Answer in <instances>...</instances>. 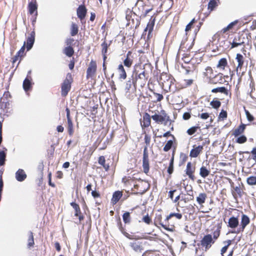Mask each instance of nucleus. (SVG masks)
Listing matches in <instances>:
<instances>
[{
	"mask_svg": "<svg viewBox=\"0 0 256 256\" xmlns=\"http://www.w3.org/2000/svg\"><path fill=\"white\" fill-rule=\"evenodd\" d=\"M245 187L242 183L238 184V186L234 187V190H232V194L234 199L237 200L238 198H240L245 194Z\"/></svg>",
	"mask_w": 256,
	"mask_h": 256,
	"instance_id": "14",
	"label": "nucleus"
},
{
	"mask_svg": "<svg viewBox=\"0 0 256 256\" xmlns=\"http://www.w3.org/2000/svg\"><path fill=\"white\" fill-rule=\"evenodd\" d=\"M247 141V138L244 135H240L236 139V142L240 144L245 143Z\"/></svg>",
	"mask_w": 256,
	"mask_h": 256,
	"instance_id": "55",
	"label": "nucleus"
},
{
	"mask_svg": "<svg viewBox=\"0 0 256 256\" xmlns=\"http://www.w3.org/2000/svg\"><path fill=\"white\" fill-rule=\"evenodd\" d=\"M31 74V71H29L28 72V75L26 78L24 80L23 82V88L26 92H28L32 87V78L31 76H30Z\"/></svg>",
	"mask_w": 256,
	"mask_h": 256,
	"instance_id": "24",
	"label": "nucleus"
},
{
	"mask_svg": "<svg viewBox=\"0 0 256 256\" xmlns=\"http://www.w3.org/2000/svg\"><path fill=\"white\" fill-rule=\"evenodd\" d=\"M87 9L84 4L80 5L76 10L78 17L80 20H84L86 14Z\"/></svg>",
	"mask_w": 256,
	"mask_h": 256,
	"instance_id": "27",
	"label": "nucleus"
},
{
	"mask_svg": "<svg viewBox=\"0 0 256 256\" xmlns=\"http://www.w3.org/2000/svg\"><path fill=\"white\" fill-rule=\"evenodd\" d=\"M150 186V185L147 181L140 178L135 182L134 188H132V190L136 194H142L149 189Z\"/></svg>",
	"mask_w": 256,
	"mask_h": 256,
	"instance_id": "10",
	"label": "nucleus"
},
{
	"mask_svg": "<svg viewBox=\"0 0 256 256\" xmlns=\"http://www.w3.org/2000/svg\"><path fill=\"white\" fill-rule=\"evenodd\" d=\"M116 224L119 230L120 231V232L127 238L130 240H138L140 239V238H134L133 235L129 234L128 232H127L126 231V228L124 227L123 226L122 224L121 221V219L120 216L117 218L116 220Z\"/></svg>",
	"mask_w": 256,
	"mask_h": 256,
	"instance_id": "16",
	"label": "nucleus"
},
{
	"mask_svg": "<svg viewBox=\"0 0 256 256\" xmlns=\"http://www.w3.org/2000/svg\"><path fill=\"white\" fill-rule=\"evenodd\" d=\"M28 14L34 18L35 21L38 16V4L36 0H32L29 2L28 6Z\"/></svg>",
	"mask_w": 256,
	"mask_h": 256,
	"instance_id": "13",
	"label": "nucleus"
},
{
	"mask_svg": "<svg viewBox=\"0 0 256 256\" xmlns=\"http://www.w3.org/2000/svg\"><path fill=\"white\" fill-rule=\"evenodd\" d=\"M191 64V63L189 64ZM191 65H192V66H190V65L184 66V65H183V64H182V65H181L182 68L183 69L185 70H186L185 74H188L190 72H194V70L195 66L192 63Z\"/></svg>",
	"mask_w": 256,
	"mask_h": 256,
	"instance_id": "45",
	"label": "nucleus"
},
{
	"mask_svg": "<svg viewBox=\"0 0 256 256\" xmlns=\"http://www.w3.org/2000/svg\"><path fill=\"white\" fill-rule=\"evenodd\" d=\"M158 12L156 11V12L152 16H151L149 22H148L146 28L144 29V32L148 30V36L150 37L152 32L153 31L154 27V26L155 22L156 20V18L158 16Z\"/></svg>",
	"mask_w": 256,
	"mask_h": 256,
	"instance_id": "15",
	"label": "nucleus"
},
{
	"mask_svg": "<svg viewBox=\"0 0 256 256\" xmlns=\"http://www.w3.org/2000/svg\"><path fill=\"white\" fill-rule=\"evenodd\" d=\"M203 150L204 145H194L190 151V156L192 158L198 157L202 152Z\"/></svg>",
	"mask_w": 256,
	"mask_h": 256,
	"instance_id": "18",
	"label": "nucleus"
},
{
	"mask_svg": "<svg viewBox=\"0 0 256 256\" xmlns=\"http://www.w3.org/2000/svg\"><path fill=\"white\" fill-rule=\"evenodd\" d=\"M234 214L230 216L227 222L228 228L232 229V233L240 234L243 232L250 222V218L242 210L233 208Z\"/></svg>",
	"mask_w": 256,
	"mask_h": 256,
	"instance_id": "1",
	"label": "nucleus"
},
{
	"mask_svg": "<svg viewBox=\"0 0 256 256\" xmlns=\"http://www.w3.org/2000/svg\"><path fill=\"white\" fill-rule=\"evenodd\" d=\"M246 124L242 123L238 128L233 130L232 135L236 138L242 134L246 128Z\"/></svg>",
	"mask_w": 256,
	"mask_h": 256,
	"instance_id": "28",
	"label": "nucleus"
},
{
	"mask_svg": "<svg viewBox=\"0 0 256 256\" xmlns=\"http://www.w3.org/2000/svg\"><path fill=\"white\" fill-rule=\"evenodd\" d=\"M130 247L136 252L141 251L142 250V243L140 242H132L130 243Z\"/></svg>",
	"mask_w": 256,
	"mask_h": 256,
	"instance_id": "43",
	"label": "nucleus"
},
{
	"mask_svg": "<svg viewBox=\"0 0 256 256\" xmlns=\"http://www.w3.org/2000/svg\"><path fill=\"white\" fill-rule=\"evenodd\" d=\"M170 218H168V216H167L164 221H162L161 225L160 226V228H162L165 230L173 232L175 230V226L174 224H170Z\"/></svg>",
	"mask_w": 256,
	"mask_h": 256,
	"instance_id": "17",
	"label": "nucleus"
},
{
	"mask_svg": "<svg viewBox=\"0 0 256 256\" xmlns=\"http://www.w3.org/2000/svg\"><path fill=\"white\" fill-rule=\"evenodd\" d=\"M122 182L124 184V186L126 187L132 186L133 183L131 178L128 176H124L123 177Z\"/></svg>",
	"mask_w": 256,
	"mask_h": 256,
	"instance_id": "48",
	"label": "nucleus"
},
{
	"mask_svg": "<svg viewBox=\"0 0 256 256\" xmlns=\"http://www.w3.org/2000/svg\"><path fill=\"white\" fill-rule=\"evenodd\" d=\"M74 40L73 38H68L65 40L66 46H74Z\"/></svg>",
	"mask_w": 256,
	"mask_h": 256,
	"instance_id": "60",
	"label": "nucleus"
},
{
	"mask_svg": "<svg viewBox=\"0 0 256 256\" xmlns=\"http://www.w3.org/2000/svg\"><path fill=\"white\" fill-rule=\"evenodd\" d=\"M222 226L220 224L212 227L210 234H206L202 238L198 246L205 252L208 251L220 236Z\"/></svg>",
	"mask_w": 256,
	"mask_h": 256,
	"instance_id": "3",
	"label": "nucleus"
},
{
	"mask_svg": "<svg viewBox=\"0 0 256 256\" xmlns=\"http://www.w3.org/2000/svg\"><path fill=\"white\" fill-rule=\"evenodd\" d=\"M117 70L118 73V78L120 80H126L127 77V74L124 66L122 64H120Z\"/></svg>",
	"mask_w": 256,
	"mask_h": 256,
	"instance_id": "31",
	"label": "nucleus"
},
{
	"mask_svg": "<svg viewBox=\"0 0 256 256\" xmlns=\"http://www.w3.org/2000/svg\"><path fill=\"white\" fill-rule=\"evenodd\" d=\"M206 198V194L204 192H202L198 194V196L196 198V200L199 204L202 206V204L205 202Z\"/></svg>",
	"mask_w": 256,
	"mask_h": 256,
	"instance_id": "39",
	"label": "nucleus"
},
{
	"mask_svg": "<svg viewBox=\"0 0 256 256\" xmlns=\"http://www.w3.org/2000/svg\"><path fill=\"white\" fill-rule=\"evenodd\" d=\"M168 216L170 219L174 217L178 220L182 219V214L180 212H171L169 215H168Z\"/></svg>",
	"mask_w": 256,
	"mask_h": 256,
	"instance_id": "56",
	"label": "nucleus"
},
{
	"mask_svg": "<svg viewBox=\"0 0 256 256\" xmlns=\"http://www.w3.org/2000/svg\"><path fill=\"white\" fill-rule=\"evenodd\" d=\"M34 40L35 32L33 30L28 34V36L26 38V41L24 42H26V46L27 50H29L32 48L34 42Z\"/></svg>",
	"mask_w": 256,
	"mask_h": 256,
	"instance_id": "22",
	"label": "nucleus"
},
{
	"mask_svg": "<svg viewBox=\"0 0 256 256\" xmlns=\"http://www.w3.org/2000/svg\"><path fill=\"white\" fill-rule=\"evenodd\" d=\"M73 78L70 73L66 74V78L61 84V94L62 96H66L70 91Z\"/></svg>",
	"mask_w": 256,
	"mask_h": 256,
	"instance_id": "11",
	"label": "nucleus"
},
{
	"mask_svg": "<svg viewBox=\"0 0 256 256\" xmlns=\"http://www.w3.org/2000/svg\"><path fill=\"white\" fill-rule=\"evenodd\" d=\"M126 20L128 22V24L130 23V20H132V14H134L132 10L128 8L126 10Z\"/></svg>",
	"mask_w": 256,
	"mask_h": 256,
	"instance_id": "51",
	"label": "nucleus"
},
{
	"mask_svg": "<svg viewBox=\"0 0 256 256\" xmlns=\"http://www.w3.org/2000/svg\"><path fill=\"white\" fill-rule=\"evenodd\" d=\"M111 44V42H110L109 44L107 42L106 40L102 43L101 47H102V54H108V48L110 47Z\"/></svg>",
	"mask_w": 256,
	"mask_h": 256,
	"instance_id": "47",
	"label": "nucleus"
},
{
	"mask_svg": "<svg viewBox=\"0 0 256 256\" xmlns=\"http://www.w3.org/2000/svg\"><path fill=\"white\" fill-rule=\"evenodd\" d=\"M122 191L117 190L114 192L112 194V198L111 199V204L112 205L116 204L122 196Z\"/></svg>",
	"mask_w": 256,
	"mask_h": 256,
	"instance_id": "29",
	"label": "nucleus"
},
{
	"mask_svg": "<svg viewBox=\"0 0 256 256\" xmlns=\"http://www.w3.org/2000/svg\"><path fill=\"white\" fill-rule=\"evenodd\" d=\"M224 243L225 244V246H223L220 250V254L222 256H232L234 254V250H231L228 255H226V252L230 246L232 244V240H228L226 241H224Z\"/></svg>",
	"mask_w": 256,
	"mask_h": 256,
	"instance_id": "26",
	"label": "nucleus"
},
{
	"mask_svg": "<svg viewBox=\"0 0 256 256\" xmlns=\"http://www.w3.org/2000/svg\"><path fill=\"white\" fill-rule=\"evenodd\" d=\"M196 167L194 166L191 162H188L186 164V174L188 176L190 179L192 180H195L194 173L195 172Z\"/></svg>",
	"mask_w": 256,
	"mask_h": 256,
	"instance_id": "21",
	"label": "nucleus"
},
{
	"mask_svg": "<svg viewBox=\"0 0 256 256\" xmlns=\"http://www.w3.org/2000/svg\"><path fill=\"white\" fill-rule=\"evenodd\" d=\"M184 84L186 87H188L189 86H190L193 83H194V80L192 79H186L184 80Z\"/></svg>",
	"mask_w": 256,
	"mask_h": 256,
	"instance_id": "64",
	"label": "nucleus"
},
{
	"mask_svg": "<svg viewBox=\"0 0 256 256\" xmlns=\"http://www.w3.org/2000/svg\"><path fill=\"white\" fill-rule=\"evenodd\" d=\"M27 175L22 169H18L16 172V178L18 182H23L26 178Z\"/></svg>",
	"mask_w": 256,
	"mask_h": 256,
	"instance_id": "30",
	"label": "nucleus"
},
{
	"mask_svg": "<svg viewBox=\"0 0 256 256\" xmlns=\"http://www.w3.org/2000/svg\"><path fill=\"white\" fill-rule=\"evenodd\" d=\"M7 150L6 148H4L3 150H0V166H4L6 164Z\"/></svg>",
	"mask_w": 256,
	"mask_h": 256,
	"instance_id": "35",
	"label": "nucleus"
},
{
	"mask_svg": "<svg viewBox=\"0 0 256 256\" xmlns=\"http://www.w3.org/2000/svg\"><path fill=\"white\" fill-rule=\"evenodd\" d=\"M122 219L125 224H130L131 222V216L130 212H126L122 214Z\"/></svg>",
	"mask_w": 256,
	"mask_h": 256,
	"instance_id": "50",
	"label": "nucleus"
},
{
	"mask_svg": "<svg viewBox=\"0 0 256 256\" xmlns=\"http://www.w3.org/2000/svg\"><path fill=\"white\" fill-rule=\"evenodd\" d=\"M228 66V60L226 58H220L216 65V68L221 70H224Z\"/></svg>",
	"mask_w": 256,
	"mask_h": 256,
	"instance_id": "36",
	"label": "nucleus"
},
{
	"mask_svg": "<svg viewBox=\"0 0 256 256\" xmlns=\"http://www.w3.org/2000/svg\"><path fill=\"white\" fill-rule=\"evenodd\" d=\"M106 159L104 156H100L98 158V163L102 166L106 172H108L110 170L109 164L106 163Z\"/></svg>",
	"mask_w": 256,
	"mask_h": 256,
	"instance_id": "34",
	"label": "nucleus"
},
{
	"mask_svg": "<svg viewBox=\"0 0 256 256\" xmlns=\"http://www.w3.org/2000/svg\"><path fill=\"white\" fill-rule=\"evenodd\" d=\"M237 22H238L237 21H234V22H232L227 26L223 28L221 32L223 34H224L226 32L230 30H232V28L233 26L237 24Z\"/></svg>",
	"mask_w": 256,
	"mask_h": 256,
	"instance_id": "52",
	"label": "nucleus"
},
{
	"mask_svg": "<svg viewBox=\"0 0 256 256\" xmlns=\"http://www.w3.org/2000/svg\"><path fill=\"white\" fill-rule=\"evenodd\" d=\"M97 64L96 60H92L86 70V78L87 80L92 79L96 74Z\"/></svg>",
	"mask_w": 256,
	"mask_h": 256,
	"instance_id": "12",
	"label": "nucleus"
},
{
	"mask_svg": "<svg viewBox=\"0 0 256 256\" xmlns=\"http://www.w3.org/2000/svg\"><path fill=\"white\" fill-rule=\"evenodd\" d=\"M174 156L171 158L170 160V162L169 164V166L168 168L167 172L170 176L173 172H174Z\"/></svg>",
	"mask_w": 256,
	"mask_h": 256,
	"instance_id": "53",
	"label": "nucleus"
},
{
	"mask_svg": "<svg viewBox=\"0 0 256 256\" xmlns=\"http://www.w3.org/2000/svg\"><path fill=\"white\" fill-rule=\"evenodd\" d=\"M210 105L214 108H218L220 107L221 105V102H220V101L218 100H213L212 102H211Z\"/></svg>",
	"mask_w": 256,
	"mask_h": 256,
	"instance_id": "59",
	"label": "nucleus"
},
{
	"mask_svg": "<svg viewBox=\"0 0 256 256\" xmlns=\"http://www.w3.org/2000/svg\"><path fill=\"white\" fill-rule=\"evenodd\" d=\"M210 174V170L207 169L206 166H202L200 168V174L202 178H206Z\"/></svg>",
	"mask_w": 256,
	"mask_h": 256,
	"instance_id": "46",
	"label": "nucleus"
},
{
	"mask_svg": "<svg viewBox=\"0 0 256 256\" xmlns=\"http://www.w3.org/2000/svg\"><path fill=\"white\" fill-rule=\"evenodd\" d=\"M251 38L250 33H238L236 35L231 44L230 48L238 47L248 43Z\"/></svg>",
	"mask_w": 256,
	"mask_h": 256,
	"instance_id": "7",
	"label": "nucleus"
},
{
	"mask_svg": "<svg viewBox=\"0 0 256 256\" xmlns=\"http://www.w3.org/2000/svg\"><path fill=\"white\" fill-rule=\"evenodd\" d=\"M134 56L132 52L128 51L123 61L124 66L128 68H130L134 64Z\"/></svg>",
	"mask_w": 256,
	"mask_h": 256,
	"instance_id": "20",
	"label": "nucleus"
},
{
	"mask_svg": "<svg viewBox=\"0 0 256 256\" xmlns=\"http://www.w3.org/2000/svg\"><path fill=\"white\" fill-rule=\"evenodd\" d=\"M0 108L2 109L8 108L10 106V102L8 100L6 102L1 101L0 102Z\"/></svg>",
	"mask_w": 256,
	"mask_h": 256,
	"instance_id": "61",
	"label": "nucleus"
},
{
	"mask_svg": "<svg viewBox=\"0 0 256 256\" xmlns=\"http://www.w3.org/2000/svg\"><path fill=\"white\" fill-rule=\"evenodd\" d=\"M138 84L137 83H135L134 78H132V79H130L128 80L126 84V88L128 90H130L132 86H134V88H136Z\"/></svg>",
	"mask_w": 256,
	"mask_h": 256,
	"instance_id": "44",
	"label": "nucleus"
},
{
	"mask_svg": "<svg viewBox=\"0 0 256 256\" xmlns=\"http://www.w3.org/2000/svg\"><path fill=\"white\" fill-rule=\"evenodd\" d=\"M63 53L68 57H72L74 52L73 46H66L62 50Z\"/></svg>",
	"mask_w": 256,
	"mask_h": 256,
	"instance_id": "38",
	"label": "nucleus"
},
{
	"mask_svg": "<svg viewBox=\"0 0 256 256\" xmlns=\"http://www.w3.org/2000/svg\"><path fill=\"white\" fill-rule=\"evenodd\" d=\"M149 67L148 64H138L134 65L132 74V78H134L135 83L141 88L145 86L150 78L151 71L146 68Z\"/></svg>",
	"mask_w": 256,
	"mask_h": 256,
	"instance_id": "2",
	"label": "nucleus"
},
{
	"mask_svg": "<svg viewBox=\"0 0 256 256\" xmlns=\"http://www.w3.org/2000/svg\"><path fill=\"white\" fill-rule=\"evenodd\" d=\"M66 118H67V129L68 134L72 136L74 133V128L73 123L70 116V110L68 108H66Z\"/></svg>",
	"mask_w": 256,
	"mask_h": 256,
	"instance_id": "19",
	"label": "nucleus"
},
{
	"mask_svg": "<svg viewBox=\"0 0 256 256\" xmlns=\"http://www.w3.org/2000/svg\"><path fill=\"white\" fill-rule=\"evenodd\" d=\"M198 130H200V128L198 124L196 126H193L188 128L186 131V133L188 135L192 136Z\"/></svg>",
	"mask_w": 256,
	"mask_h": 256,
	"instance_id": "49",
	"label": "nucleus"
},
{
	"mask_svg": "<svg viewBox=\"0 0 256 256\" xmlns=\"http://www.w3.org/2000/svg\"><path fill=\"white\" fill-rule=\"evenodd\" d=\"M162 222V216L160 214H156L154 218V224L158 228H160Z\"/></svg>",
	"mask_w": 256,
	"mask_h": 256,
	"instance_id": "40",
	"label": "nucleus"
},
{
	"mask_svg": "<svg viewBox=\"0 0 256 256\" xmlns=\"http://www.w3.org/2000/svg\"><path fill=\"white\" fill-rule=\"evenodd\" d=\"M173 144V142L172 140H169L167 142L166 144V145L164 146V152H168V150H170L172 147V146Z\"/></svg>",
	"mask_w": 256,
	"mask_h": 256,
	"instance_id": "58",
	"label": "nucleus"
},
{
	"mask_svg": "<svg viewBox=\"0 0 256 256\" xmlns=\"http://www.w3.org/2000/svg\"><path fill=\"white\" fill-rule=\"evenodd\" d=\"M182 60H184L186 64H189L190 63H193V58H192L190 52H187L182 54Z\"/></svg>",
	"mask_w": 256,
	"mask_h": 256,
	"instance_id": "37",
	"label": "nucleus"
},
{
	"mask_svg": "<svg viewBox=\"0 0 256 256\" xmlns=\"http://www.w3.org/2000/svg\"><path fill=\"white\" fill-rule=\"evenodd\" d=\"M175 81L174 78L169 74L162 73L160 78V82L162 84V89L166 92L171 91L172 86Z\"/></svg>",
	"mask_w": 256,
	"mask_h": 256,
	"instance_id": "9",
	"label": "nucleus"
},
{
	"mask_svg": "<svg viewBox=\"0 0 256 256\" xmlns=\"http://www.w3.org/2000/svg\"><path fill=\"white\" fill-rule=\"evenodd\" d=\"M212 93H218L220 92L221 94H223L226 96H230L231 95V92H230V90H228L224 86L218 87L214 88H213L212 90Z\"/></svg>",
	"mask_w": 256,
	"mask_h": 256,
	"instance_id": "32",
	"label": "nucleus"
},
{
	"mask_svg": "<svg viewBox=\"0 0 256 256\" xmlns=\"http://www.w3.org/2000/svg\"><path fill=\"white\" fill-rule=\"evenodd\" d=\"M142 221L148 225H150L152 223V220L148 216V214L142 218Z\"/></svg>",
	"mask_w": 256,
	"mask_h": 256,
	"instance_id": "57",
	"label": "nucleus"
},
{
	"mask_svg": "<svg viewBox=\"0 0 256 256\" xmlns=\"http://www.w3.org/2000/svg\"><path fill=\"white\" fill-rule=\"evenodd\" d=\"M143 134H144V142L145 146L143 152L142 166L143 168L144 172L146 174V175H148L150 168L148 148L150 146V144L151 142V136L150 135L146 134V131H144Z\"/></svg>",
	"mask_w": 256,
	"mask_h": 256,
	"instance_id": "5",
	"label": "nucleus"
},
{
	"mask_svg": "<svg viewBox=\"0 0 256 256\" xmlns=\"http://www.w3.org/2000/svg\"><path fill=\"white\" fill-rule=\"evenodd\" d=\"M235 60L237 64L236 68V74L238 76H240L241 77L245 72V71H243L242 70L244 69L246 70L247 68L248 60H246V56H244V55L242 54L238 53L236 54Z\"/></svg>",
	"mask_w": 256,
	"mask_h": 256,
	"instance_id": "6",
	"label": "nucleus"
},
{
	"mask_svg": "<svg viewBox=\"0 0 256 256\" xmlns=\"http://www.w3.org/2000/svg\"><path fill=\"white\" fill-rule=\"evenodd\" d=\"M195 22H196L195 19L193 18L191 20V22L188 24L186 25V29H185V31L186 32V33L191 30L192 26Z\"/></svg>",
	"mask_w": 256,
	"mask_h": 256,
	"instance_id": "63",
	"label": "nucleus"
},
{
	"mask_svg": "<svg viewBox=\"0 0 256 256\" xmlns=\"http://www.w3.org/2000/svg\"><path fill=\"white\" fill-rule=\"evenodd\" d=\"M70 204L74 210V216L78 217L80 222L83 220H84V216L81 212L80 206L75 202H72Z\"/></svg>",
	"mask_w": 256,
	"mask_h": 256,
	"instance_id": "25",
	"label": "nucleus"
},
{
	"mask_svg": "<svg viewBox=\"0 0 256 256\" xmlns=\"http://www.w3.org/2000/svg\"><path fill=\"white\" fill-rule=\"evenodd\" d=\"M227 112L224 110H222L221 112L220 113L218 118L222 119V120H224V119L226 118H227Z\"/></svg>",
	"mask_w": 256,
	"mask_h": 256,
	"instance_id": "62",
	"label": "nucleus"
},
{
	"mask_svg": "<svg viewBox=\"0 0 256 256\" xmlns=\"http://www.w3.org/2000/svg\"><path fill=\"white\" fill-rule=\"evenodd\" d=\"M203 75L210 84H221L226 82L224 74L214 70L210 66L206 67Z\"/></svg>",
	"mask_w": 256,
	"mask_h": 256,
	"instance_id": "4",
	"label": "nucleus"
},
{
	"mask_svg": "<svg viewBox=\"0 0 256 256\" xmlns=\"http://www.w3.org/2000/svg\"><path fill=\"white\" fill-rule=\"evenodd\" d=\"M70 30V34L72 36H76L78 34L79 30L78 24L74 22H72Z\"/></svg>",
	"mask_w": 256,
	"mask_h": 256,
	"instance_id": "42",
	"label": "nucleus"
},
{
	"mask_svg": "<svg viewBox=\"0 0 256 256\" xmlns=\"http://www.w3.org/2000/svg\"><path fill=\"white\" fill-rule=\"evenodd\" d=\"M150 112L153 114L152 115V118L156 124H164V125H166L168 122L170 124H171L172 120L170 117L164 110H161L159 114L153 111Z\"/></svg>",
	"mask_w": 256,
	"mask_h": 256,
	"instance_id": "8",
	"label": "nucleus"
},
{
	"mask_svg": "<svg viewBox=\"0 0 256 256\" xmlns=\"http://www.w3.org/2000/svg\"><path fill=\"white\" fill-rule=\"evenodd\" d=\"M220 4L219 0H210L208 3V9L210 12L215 10V8Z\"/></svg>",
	"mask_w": 256,
	"mask_h": 256,
	"instance_id": "33",
	"label": "nucleus"
},
{
	"mask_svg": "<svg viewBox=\"0 0 256 256\" xmlns=\"http://www.w3.org/2000/svg\"><path fill=\"white\" fill-rule=\"evenodd\" d=\"M151 118L152 116H150L148 113L145 112L142 118L140 121V125L142 130L150 126Z\"/></svg>",
	"mask_w": 256,
	"mask_h": 256,
	"instance_id": "23",
	"label": "nucleus"
},
{
	"mask_svg": "<svg viewBox=\"0 0 256 256\" xmlns=\"http://www.w3.org/2000/svg\"><path fill=\"white\" fill-rule=\"evenodd\" d=\"M246 182L248 185H256V176H250L246 179Z\"/></svg>",
	"mask_w": 256,
	"mask_h": 256,
	"instance_id": "54",
	"label": "nucleus"
},
{
	"mask_svg": "<svg viewBox=\"0 0 256 256\" xmlns=\"http://www.w3.org/2000/svg\"><path fill=\"white\" fill-rule=\"evenodd\" d=\"M28 248H30L32 246H34V237L33 232L31 231H30L28 234Z\"/></svg>",
	"mask_w": 256,
	"mask_h": 256,
	"instance_id": "41",
	"label": "nucleus"
}]
</instances>
